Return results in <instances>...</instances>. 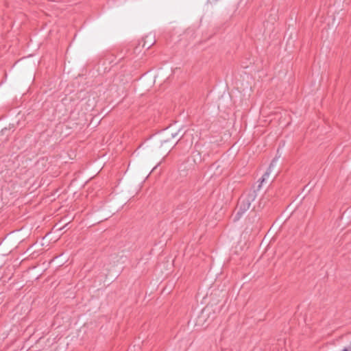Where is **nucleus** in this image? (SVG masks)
<instances>
[{"mask_svg": "<svg viewBox=\"0 0 351 351\" xmlns=\"http://www.w3.org/2000/svg\"><path fill=\"white\" fill-rule=\"evenodd\" d=\"M256 197V191L254 189H250L244 193L239 198L237 206L239 210L235 214L234 221L239 220L243 215L250 208L251 203L254 201Z\"/></svg>", "mask_w": 351, "mask_h": 351, "instance_id": "obj_1", "label": "nucleus"}, {"mask_svg": "<svg viewBox=\"0 0 351 351\" xmlns=\"http://www.w3.org/2000/svg\"><path fill=\"white\" fill-rule=\"evenodd\" d=\"M203 160L201 153L199 151L193 152L191 156L188 158L185 162L182 163L180 167V171H185L184 176H186L187 171L193 169L195 166L201 163Z\"/></svg>", "mask_w": 351, "mask_h": 351, "instance_id": "obj_2", "label": "nucleus"}, {"mask_svg": "<svg viewBox=\"0 0 351 351\" xmlns=\"http://www.w3.org/2000/svg\"><path fill=\"white\" fill-rule=\"evenodd\" d=\"M276 158H274L271 161V162L269 165V167H268L266 172L263 175L262 178L260 179L261 183L258 186V190L261 187L262 183L265 180V179L269 176V173L271 171V168L274 167V162H276Z\"/></svg>", "mask_w": 351, "mask_h": 351, "instance_id": "obj_3", "label": "nucleus"}, {"mask_svg": "<svg viewBox=\"0 0 351 351\" xmlns=\"http://www.w3.org/2000/svg\"><path fill=\"white\" fill-rule=\"evenodd\" d=\"M177 135V133L176 132H169V131H167L166 132V136H167V138L164 139L162 141V143H166V142H168L169 141V136L171 138H174Z\"/></svg>", "mask_w": 351, "mask_h": 351, "instance_id": "obj_4", "label": "nucleus"}, {"mask_svg": "<svg viewBox=\"0 0 351 351\" xmlns=\"http://www.w3.org/2000/svg\"><path fill=\"white\" fill-rule=\"evenodd\" d=\"M342 351H351V346H348V347H345V348H343V349L342 350Z\"/></svg>", "mask_w": 351, "mask_h": 351, "instance_id": "obj_5", "label": "nucleus"}, {"mask_svg": "<svg viewBox=\"0 0 351 351\" xmlns=\"http://www.w3.org/2000/svg\"><path fill=\"white\" fill-rule=\"evenodd\" d=\"M152 45H153V43H152V44H149V45H147V49H149V48Z\"/></svg>", "mask_w": 351, "mask_h": 351, "instance_id": "obj_6", "label": "nucleus"}]
</instances>
